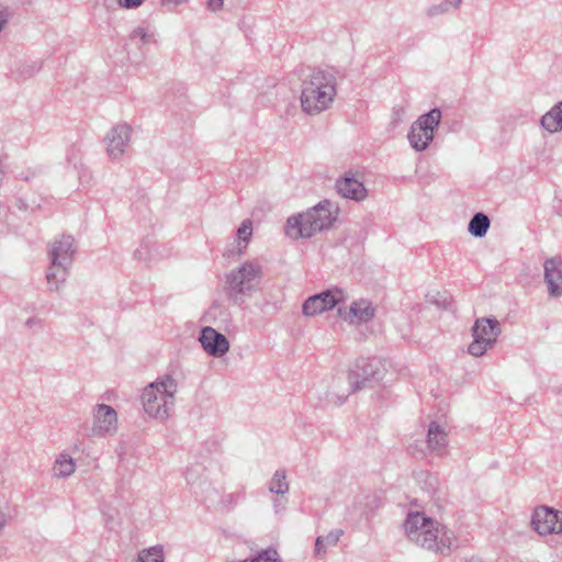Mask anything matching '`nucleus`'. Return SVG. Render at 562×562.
Instances as JSON below:
<instances>
[{"mask_svg": "<svg viewBox=\"0 0 562 562\" xmlns=\"http://www.w3.org/2000/svg\"><path fill=\"white\" fill-rule=\"evenodd\" d=\"M403 530L411 543L436 554L448 555L457 547L454 532L424 512L409 510Z\"/></svg>", "mask_w": 562, "mask_h": 562, "instance_id": "f257e3e1", "label": "nucleus"}, {"mask_svg": "<svg viewBox=\"0 0 562 562\" xmlns=\"http://www.w3.org/2000/svg\"><path fill=\"white\" fill-rule=\"evenodd\" d=\"M336 76L327 70H313L302 82L301 106L308 115L326 111L336 95Z\"/></svg>", "mask_w": 562, "mask_h": 562, "instance_id": "f03ea898", "label": "nucleus"}, {"mask_svg": "<svg viewBox=\"0 0 562 562\" xmlns=\"http://www.w3.org/2000/svg\"><path fill=\"white\" fill-rule=\"evenodd\" d=\"M177 391L178 383L169 374H164L146 385L140 395L146 415L166 422L173 413Z\"/></svg>", "mask_w": 562, "mask_h": 562, "instance_id": "7ed1b4c3", "label": "nucleus"}, {"mask_svg": "<svg viewBox=\"0 0 562 562\" xmlns=\"http://www.w3.org/2000/svg\"><path fill=\"white\" fill-rule=\"evenodd\" d=\"M338 207L328 200L321 201L305 213L288 218L285 233L289 237L308 238L329 228L336 221Z\"/></svg>", "mask_w": 562, "mask_h": 562, "instance_id": "20e7f679", "label": "nucleus"}, {"mask_svg": "<svg viewBox=\"0 0 562 562\" xmlns=\"http://www.w3.org/2000/svg\"><path fill=\"white\" fill-rule=\"evenodd\" d=\"M348 299V291L333 286L307 297L302 305V313L306 317H314L336 308L337 321L334 325H340L339 322L351 324V306L347 304Z\"/></svg>", "mask_w": 562, "mask_h": 562, "instance_id": "39448f33", "label": "nucleus"}, {"mask_svg": "<svg viewBox=\"0 0 562 562\" xmlns=\"http://www.w3.org/2000/svg\"><path fill=\"white\" fill-rule=\"evenodd\" d=\"M260 263L245 261L226 274V294L234 304H243L255 292L262 279Z\"/></svg>", "mask_w": 562, "mask_h": 562, "instance_id": "423d86ee", "label": "nucleus"}, {"mask_svg": "<svg viewBox=\"0 0 562 562\" xmlns=\"http://www.w3.org/2000/svg\"><path fill=\"white\" fill-rule=\"evenodd\" d=\"M502 334V326L495 317L476 318L471 327L472 341L468 346V353L481 358L493 349Z\"/></svg>", "mask_w": 562, "mask_h": 562, "instance_id": "0eeeda50", "label": "nucleus"}, {"mask_svg": "<svg viewBox=\"0 0 562 562\" xmlns=\"http://www.w3.org/2000/svg\"><path fill=\"white\" fill-rule=\"evenodd\" d=\"M441 121V111L432 109L428 113L420 115L412 123L407 140L409 146L417 153L425 151L429 148L435 137V131Z\"/></svg>", "mask_w": 562, "mask_h": 562, "instance_id": "6e6552de", "label": "nucleus"}, {"mask_svg": "<svg viewBox=\"0 0 562 562\" xmlns=\"http://www.w3.org/2000/svg\"><path fill=\"white\" fill-rule=\"evenodd\" d=\"M385 371L381 359L359 357L353 368V391L374 387L382 381Z\"/></svg>", "mask_w": 562, "mask_h": 562, "instance_id": "1a4fd4ad", "label": "nucleus"}, {"mask_svg": "<svg viewBox=\"0 0 562 562\" xmlns=\"http://www.w3.org/2000/svg\"><path fill=\"white\" fill-rule=\"evenodd\" d=\"M133 136V128L125 122L113 125L104 135L103 143L106 156L112 160H120L128 150Z\"/></svg>", "mask_w": 562, "mask_h": 562, "instance_id": "9d476101", "label": "nucleus"}, {"mask_svg": "<svg viewBox=\"0 0 562 562\" xmlns=\"http://www.w3.org/2000/svg\"><path fill=\"white\" fill-rule=\"evenodd\" d=\"M531 527L540 536L561 535L562 512L548 506H539L532 513Z\"/></svg>", "mask_w": 562, "mask_h": 562, "instance_id": "9b49d317", "label": "nucleus"}, {"mask_svg": "<svg viewBox=\"0 0 562 562\" xmlns=\"http://www.w3.org/2000/svg\"><path fill=\"white\" fill-rule=\"evenodd\" d=\"M117 430V413L106 404H98L92 411L91 434L94 437L112 436Z\"/></svg>", "mask_w": 562, "mask_h": 562, "instance_id": "f8f14e48", "label": "nucleus"}, {"mask_svg": "<svg viewBox=\"0 0 562 562\" xmlns=\"http://www.w3.org/2000/svg\"><path fill=\"white\" fill-rule=\"evenodd\" d=\"M376 314L375 304L368 299H360L353 302V333L359 334V338L367 337L372 333V325Z\"/></svg>", "mask_w": 562, "mask_h": 562, "instance_id": "ddd939ff", "label": "nucleus"}, {"mask_svg": "<svg viewBox=\"0 0 562 562\" xmlns=\"http://www.w3.org/2000/svg\"><path fill=\"white\" fill-rule=\"evenodd\" d=\"M186 481L190 492L201 501L212 499L213 494L216 493L207 480L204 469L200 465H192L187 469Z\"/></svg>", "mask_w": 562, "mask_h": 562, "instance_id": "4468645a", "label": "nucleus"}, {"mask_svg": "<svg viewBox=\"0 0 562 562\" xmlns=\"http://www.w3.org/2000/svg\"><path fill=\"white\" fill-rule=\"evenodd\" d=\"M199 340L205 352L215 358L224 356L229 350V342L225 335L212 327H204Z\"/></svg>", "mask_w": 562, "mask_h": 562, "instance_id": "2eb2a0df", "label": "nucleus"}, {"mask_svg": "<svg viewBox=\"0 0 562 562\" xmlns=\"http://www.w3.org/2000/svg\"><path fill=\"white\" fill-rule=\"evenodd\" d=\"M543 278L548 293L552 297L562 296V259L559 257L549 258L543 263Z\"/></svg>", "mask_w": 562, "mask_h": 562, "instance_id": "dca6fc26", "label": "nucleus"}, {"mask_svg": "<svg viewBox=\"0 0 562 562\" xmlns=\"http://www.w3.org/2000/svg\"><path fill=\"white\" fill-rule=\"evenodd\" d=\"M76 252L75 239L70 235H61L50 244L49 260L71 266Z\"/></svg>", "mask_w": 562, "mask_h": 562, "instance_id": "f3484780", "label": "nucleus"}, {"mask_svg": "<svg viewBox=\"0 0 562 562\" xmlns=\"http://www.w3.org/2000/svg\"><path fill=\"white\" fill-rule=\"evenodd\" d=\"M349 375L346 379L336 378L331 381L327 393V402L334 406L342 405L351 393Z\"/></svg>", "mask_w": 562, "mask_h": 562, "instance_id": "a211bd4d", "label": "nucleus"}, {"mask_svg": "<svg viewBox=\"0 0 562 562\" xmlns=\"http://www.w3.org/2000/svg\"><path fill=\"white\" fill-rule=\"evenodd\" d=\"M70 266L52 262L46 271V280L49 291L59 292L69 274Z\"/></svg>", "mask_w": 562, "mask_h": 562, "instance_id": "6ab92c4d", "label": "nucleus"}, {"mask_svg": "<svg viewBox=\"0 0 562 562\" xmlns=\"http://www.w3.org/2000/svg\"><path fill=\"white\" fill-rule=\"evenodd\" d=\"M76 469L75 459L64 451L56 456L52 467V474L56 479H67L76 472Z\"/></svg>", "mask_w": 562, "mask_h": 562, "instance_id": "aec40b11", "label": "nucleus"}, {"mask_svg": "<svg viewBox=\"0 0 562 562\" xmlns=\"http://www.w3.org/2000/svg\"><path fill=\"white\" fill-rule=\"evenodd\" d=\"M448 443L447 430L436 422H431L427 431L428 448L435 452H442Z\"/></svg>", "mask_w": 562, "mask_h": 562, "instance_id": "412c9836", "label": "nucleus"}, {"mask_svg": "<svg viewBox=\"0 0 562 562\" xmlns=\"http://www.w3.org/2000/svg\"><path fill=\"white\" fill-rule=\"evenodd\" d=\"M541 127L550 134L562 131V101L553 105L540 120Z\"/></svg>", "mask_w": 562, "mask_h": 562, "instance_id": "4be33fe9", "label": "nucleus"}, {"mask_svg": "<svg viewBox=\"0 0 562 562\" xmlns=\"http://www.w3.org/2000/svg\"><path fill=\"white\" fill-rule=\"evenodd\" d=\"M128 40L142 48L156 42L155 31L150 25L140 24L131 30Z\"/></svg>", "mask_w": 562, "mask_h": 562, "instance_id": "5701e85b", "label": "nucleus"}, {"mask_svg": "<svg viewBox=\"0 0 562 562\" xmlns=\"http://www.w3.org/2000/svg\"><path fill=\"white\" fill-rule=\"evenodd\" d=\"M342 535V529H334L326 536L317 537L314 549L315 557L318 559L324 558L327 548L336 546Z\"/></svg>", "mask_w": 562, "mask_h": 562, "instance_id": "b1692460", "label": "nucleus"}, {"mask_svg": "<svg viewBox=\"0 0 562 562\" xmlns=\"http://www.w3.org/2000/svg\"><path fill=\"white\" fill-rule=\"evenodd\" d=\"M268 490L270 493L278 495H284L289 492L290 484L288 482L286 471L284 469H279L273 473L268 484Z\"/></svg>", "mask_w": 562, "mask_h": 562, "instance_id": "393cba45", "label": "nucleus"}, {"mask_svg": "<svg viewBox=\"0 0 562 562\" xmlns=\"http://www.w3.org/2000/svg\"><path fill=\"white\" fill-rule=\"evenodd\" d=\"M491 222L484 213H476L470 221L468 231L474 237H483L490 228Z\"/></svg>", "mask_w": 562, "mask_h": 562, "instance_id": "a878e982", "label": "nucleus"}, {"mask_svg": "<svg viewBox=\"0 0 562 562\" xmlns=\"http://www.w3.org/2000/svg\"><path fill=\"white\" fill-rule=\"evenodd\" d=\"M165 555L161 546L144 549L138 553L137 562H164Z\"/></svg>", "mask_w": 562, "mask_h": 562, "instance_id": "bb28decb", "label": "nucleus"}, {"mask_svg": "<svg viewBox=\"0 0 562 562\" xmlns=\"http://www.w3.org/2000/svg\"><path fill=\"white\" fill-rule=\"evenodd\" d=\"M461 0H443L438 4H434L428 8L427 14L429 16H437L447 13L451 9L459 8Z\"/></svg>", "mask_w": 562, "mask_h": 562, "instance_id": "cd10ccee", "label": "nucleus"}, {"mask_svg": "<svg viewBox=\"0 0 562 562\" xmlns=\"http://www.w3.org/2000/svg\"><path fill=\"white\" fill-rule=\"evenodd\" d=\"M240 562H281L280 555L274 549L260 551L256 557L246 559Z\"/></svg>", "mask_w": 562, "mask_h": 562, "instance_id": "c85d7f7f", "label": "nucleus"}, {"mask_svg": "<svg viewBox=\"0 0 562 562\" xmlns=\"http://www.w3.org/2000/svg\"><path fill=\"white\" fill-rule=\"evenodd\" d=\"M406 113H407V103L406 102H401L398 104H395L392 108V112H391L392 122L395 124L402 123L406 117Z\"/></svg>", "mask_w": 562, "mask_h": 562, "instance_id": "c756f323", "label": "nucleus"}, {"mask_svg": "<svg viewBox=\"0 0 562 562\" xmlns=\"http://www.w3.org/2000/svg\"><path fill=\"white\" fill-rule=\"evenodd\" d=\"M252 235V223L250 220H245L237 229V238L241 241L248 243Z\"/></svg>", "mask_w": 562, "mask_h": 562, "instance_id": "7c9ffc66", "label": "nucleus"}, {"mask_svg": "<svg viewBox=\"0 0 562 562\" xmlns=\"http://www.w3.org/2000/svg\"><path fill=\"white\" fill-rule=\"evenodd\" d=\"M336 189L344 198L351 199V178H339Z\"/></svg>", "mask_w": 562, "mask_h": 562, "instance_id": "2f4dec72", "label": "nucleus"}, {"mask_svg": "<svg viewBox=\"0 0 562 562\" xmlns=\"http://www.w3.org/2000/svg\"><path fill=\"white\" fill-rule=\"evenodd\" d=\"M368 191L362 182H358L353 178V201H362L367 198Z\"/></svg>", "mask_w": 562, "mask_h": 562, "instance_id": "473e14b6", "label": "nucleus"}, {"mask_svg": "<svg viewBox=\"0 0 562 562\" xmlns=\"http://www.w3.org/2000/svg\"><path fill=\"white\" fill-rule=\"evenodd\" d=\"M144 0H117V4L124 9H135L138 8Z\"/></svg>", "mask_w": 562, "mask_h": 562, "instance_id": "72a5a7b5", "label": "nucleus"}, {"mask_svg": "<svg viewBox=\"0 0 562 562\" xmlns=\"http://www.w3.org/2000/svg\"><path fill=\"white\" fill-rule=\"evenodd\" d=\"M224 0H206V8L213 12H220L223 9Z\"/></svg>", "mask_w": 562, "mask_h": 562, "instance_id": "f704fd0d", "label": "nucleus"}, {"mask_svg": "<svg viewBox=\"0 0 562 562\" xmlns=\"http://www.w3.org/2000/svg\"><path fill=\"white\" fill-rule=\"evenodd\" d=\"M10 13L8 9L0 4V32L4 29L9 21Z\"/></svg>", "mask_w": 562, "mask_h": 562, "instance_id": "c9c22d12", "label": "nucleus"}, {"mask_svg": "<svg viewBox=\"0 0 562 562\" xmlns=\"http://www.w3.org/2000/svg\"><path fill=\"white\" fill-rule=\"evenodd\" d=\"M8 522V515L7 513L0 508V532L4 529Z\"/></svg>", "mask_w": 562, "mask_h": 562, "instance_id": "e433bc0d", "label": "nucleus"}, {"mask_svg": "<svg viewBox=\"0 0 562 562\" xmlns=\"http://www.w3.org/2000/svg\"><path fill=\"white\" fill-rule=\"evenodd\" d=\"M239 497H240L239 494H229V495L226 496V501L229 504L234 505V504L238 503Z\"/></svg>", "mask_w": 562, "mask_h": 562, "instance_id": "4c0bfd02", "label": "nucleus"}, {"mask_svg": "<svg viewBox=\"0 0 562 562\" xmlns=\"http://www.w3.org/2000/svg\"><path fill=\"white\" fill-rule=\"evenodd\" d=\"M371 506V509L378 506L376 499L372 498V501L369 504Z\"/></svg>", "mask_w": 562, "mask_h": 562, "instance_id": "58836bf2", "label": "nucleus"}]
</instances>
